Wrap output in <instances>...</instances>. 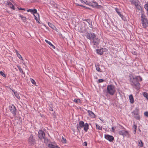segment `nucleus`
Listing matches in <instances>:
<instances>
[{
    "label": "nucleus",
    "mask_w": 148,
    "mask_h": 148,
    "mask_svg": "<svg viewBox=\"0 0 148 148\" xmlns=\"http://www.w3.org/2000/svg\"><path fill=\"white\" fill-rule=\"evenodd\" d=\"M84 127V130L85 132H87L88 129H89V125L88 124L86 123L84 124V122L83 121H81L79 122L78 124H77V132H80L81 129Z\"/></svg>",
    "instance_id": "f257e3e1"
},
{
    "label": "nucleus",
    "mask_w": 148,
    "mask_h": 148,
    "mask_svg": "<svg viewBox=\"0 0 148 148\" xmlns=\"http://www.w3.org/2000/svg\"><path fill=\"white\" fill-rule=\"evenodd\" d=\"M130 84L133 87L136 89L138 90L140 88V84L138 81H137L136 79L133 77V78H130Z\"/></svg>",
    "instance_id": "f03ea898"
},
{
    "label": "nucleus",
    "mask_w": 148,
    "mask_h": 148,
    "mask_svg": "<svg viewBox=\"0 0 148 148\" xmlns=\"http://www.w3.org/2000/svg\"><path fill=\"white\" fill-rule=\"evenodd\" d=\"M115 91V88L113 85H108L107 87V92L108 93L111 95H113Z\"/></svg>",
    "instance_id": "7ed1b4c3"
},
{
    "label": "nucleus",
    "mask_w": 148,
    "mask_h": 148,
    "mask_svg": "<svg viewBox=\"0 0 148 148\" xmlns=\"http://www.w3.org/2000/svg\"><path fill=\"white\" fill-rule=\"evenodd\" d=\"M142 23V24L143 27L144 28H146L148 25V22L147 18H146L145 16L142 14L141 15Z\"/></svg>",
    "instance_id": "20e7f679"
},
{
    "label": "nucleus",
    "mask_w": 148,
    "mask_h": 148,
    "mask_svg": "<svg viewBox=\"0 0 148 148\" xmlns=\"http://www.w3.org/2000/svg\"><path fill=\"white\" fill-rule=\"evenodd\" d=\"M38 137L40 139H42L43 138L45 139L44 142L46 141H47L48 139H45V132L42 130H40L38 132Z\"/></svg>",
    "instance_id": "39448f33"
},
{
    "label": "nucleus",
    "mask_w": 148,
    "mask_h": 148,
    "mask_svg": "<svg viewBox=\"0 0 148 148\" xmlns=\"http://www.w3.org/2000/svg\"><path fill=\"white\" fill-rule=\"evenodd\" d=\"M92 40L93 41L92 43L93 44V47L94 48H95L99 45L100 42V40L99 39L96 38V37Z\"/></svg>",
    "instance_id": "423d86ee"
},
{
    "label": "nucleus",
    "mask_w": 148,
    "mask_h": 148,
    "mask_svg": "<svg viewBox=\"0 0 148 148\" xmlns=\"http://www.w3.org/2000/svg\"><path fill=\"white\" fill-rule=\"evenodd\" d=\"M28 141L29 144L31 146L34 145L36 143V140L34 138L33 136L31 135L28 139Z\"/></svg>",
    "instance_id": "0eeeda50"
},
{
    "label": "nucleus",
    "mask_w": 148,
    "mask_h": 148,
    "mask_svg": "<svg viewBox=\"0 0 148 148\" xmlns=\"http://www.w3.org/2000/svg\"><path fill=\"white\" fill-rule=\"evenodd\" d=\"M9 108L11 112L13 114V115L14 116H15L16 115V109L14 106L13 104L11 106H9Z\"/></svg>",
    "instance_id": "6e6552de"
},
{
    "label": "nucleus",
    "mask_w": 148,
    "mask_h": 148,
    "mask_svg": "<svg viewBox=\"0 0 148 148\" xmlns=\"http://www.w3.org/2000/svg\"><path fill=\"white\" fill-rule=\"evenodd\" d=\"M96 37V35L95 34L89 33H88L86 36L87 38L90 40H93Z\"/></svg>",
    "instance_id": "1a4fd4ad"
},
{
    "label": "nucleus",
    "mask_w": 148,
    "mask_h": 148,
    "mask_svg": "<svg viewBox=\"0 0 148 148\" xmlns=\"http://www.w3.org/2000/svg\"><path fill=\"white\" fill-rule=\"evenodd\" d=\"M105 138L110 142H112L114 140V137L112 136L109 135H105Z\"/></svg>",
    "instance_id": "9d476101"
},
{
    "label": "nucleus",
    "mask_w": 148,
    "mask_h": 148,
    "mask_svg": "<svg viewBox=\"0 0 148 148\" xmlns=\"http://www.w3.org/2000/svg\"><path fill=\"white\" fill-rule=\"evenodd\" d=\"M119 134L120 135H122L123 137L128 135L129 134L128 132L127 131H119Z\"/></svg>",
    "instance_id": "9b49d317"
},
{
    "label": "nucleus",
    "mask_w": 148,
    "mask_h": 148,
    "mask_svg": "<svg viewBox=\"0 0 148 148\" xmlns=\"http://www.w3.org/2000/svg\"><path fill=\"white\" fill-rule=\"evenodd\" d=\"M27 11L33 13V14H38V18H39V15L37 13V10L36 9H29L27 10Z\"/></svg>",
    "instance_id": "f8f14e48"
},
{
    "label": "nucleus",
    "mask_w": 148,
    "mask_h": 148,
    "mask_svg": "<svg viewBox=\"0 0 148 148\" xmlns=\"http://www.w3.org/2000/svg\"><path fill=\"white\" fill-rule=\"evenodd\" d=\"M92 2L93 3H92V7L97 8H99L100 7H101V5H98V3L95 1H93Z\"/></svg>",
    "instance_id": "ddd939ff"
},
{
    "label": "nucleus",
    "mask_w": 148,
    "mask_h": 148,
    "mask_svg": "<svg viewBox=\"0 0 148 148\" xmlns=\"http://www.w3.org/2000/svg\"><path fill=\"white\" fill-rule=\"evenodd\" d=\"M88 112L90 117L92 118H95V115L92 111L88 110Z\"/></svg>",
    "instance_id": "4468645a"
},
{
    "label": "nucleus",
    "mask_w": 148,
    "mask_h": 148,
    "mask_svg": "<svg viewBox=\"0 0 148 148\" xmlns=\"http://www.w3.org/2000/svg\"><path fill=\"white\" fill-rule=\"evenodd\" d=\"M7 4L10 6V7L12 9L14 10H15V8H14V5L10 1H8L7 2Z\"/></svg>",
    "instance_id": "2eb2a0df"
},
{
    "label": "nucleus",
    "mask_w": 148,
    "mask_h": 148,
    "mask_svg": "<svg viewBox=\"0 0 148 148\" xmlns=\"http://www.w3.org/2000/svg\"><path fill=\"white\" fill-rule=\"evenodd\" d=\"M132 4H134L135 5L138 4V0H130Z\"/></svg>",
    "instance_id": "dca6fc26"
},
{
    "label": "nucleus",
    "mask_w": 148,
    "mask_h": 148,
    "mask_svg": "<svg viewBox=\"0 0 148 148\" xmlns=\"http://www.w3.org/2000/svg\"><path fill=\"white\" fill-rule=\"evenodd\" d=\"M48 147L49 148H60L57 145H54L51 144H49Z\"/></svg>",
    "instance_id": "f3484780"
},
{
    "label": "nucleus",
    "mask_w": 148,
    "mask_h": 148,
    "mask_svg": "<svg viewBox=\"0 0 148 148\" xmlns=\"http://www.w3.org/2000/svg\"><path fill=\"white\" fill-rule=\"evenodd\" d=\"M18 15L21 18V19L23 22H26V17L21 15L20 14H19Z\"/></svg>",
    "instance_id": "a211bd4d"
},
{
    "label": "nucleus",
    "mask_w": 148,
    "mask_h": 148,
    "mask_svg": "<svg viewBox=\"0 0 148 148\" xmlns=\"http://www.w3.org/2000/svg\"><path fill=\"white\" fill-rule=\"evenodd\" d=\"M129 99L130 100V102L131 103H133L134 102V99L133 97V95H131L129 96Z\"/></svg>",
    "instance_id": "6ab92c4d"
},
{
    "label": "nucleus",
    "mask_w": 148,
    "mask_h": 148,
    "mask_svg": "<svg viewBox=\"0 0 148 148\" xmlns=\"http://www.w3.org/2000/svg\"><path fill=\"white\" fill-rule=\"evenodd\" d=\"M45 41L51 47H52L54 49H55V47L54 45H53V44H52L49 41H48L47 40H45Z\"/></svg>",
    "instance_id": "aec40b11"
},
{
    "label": "nucleus",
    "mask_w": 148,
    "mask_h": 148,
    "mask_svg": "<svg viewBox=\"0 0 148 148\" xmlns=\"http://www.w3.org/2000/svg\"><path fill=\"white\" fill-rule=\"evenodd\" d=\"M96 51L97 54L100 55H101L103 54L102 49H96Z\"/></svg>",
    "instance_id": "412c9836"
},
{
    "label": "nucleus",
    "mask_w": 148,
    "mask_h": 148,
    "mask_svg": "<svg viewBox=\"0 0 148 148\" xmlns=\"http://www.w3.org/2000/svg\"><path fill=\"white\" fill-rule=\"evenodd\" d=\"M139 109L137 108H136L135 110L133 112L134 115H135L138 114H139Z\"/></svg>",
    "instance_id": "4be33fe9"
},
{
    "label": "nucleus",
    "mask_w": 148,
    "mask_h": 148,
    "mask_svg": "<svg viewBox=\"0 0 148 148\" xmlns=\"http://www.w3.org/2000/svg\"><path fill=\"white\" fill-rule=\"evenodd\" d=\"M95 67L97 71L99 72H101V69L99 66V65L97 64H95Z\"/></svg>",
    "instance_id": "5701e85b"
},
{
    "label": "nucleus",
    "mask_w": 148,
    "mask_h": 148,
    "mask_svg": "<svg viewBox=\"0 0 148 148\" xmlns=\"http://www.w3.org/2000/svg\"><path fill=\"white\" fill-rule=\"evenodd\" d=\"M74 101L77 103H82L81 100L79 99H75L74 100Z\"/></svg>",
    "instance_id": "b1692460"
},
{
    "label": "nucleus",
    "mask_w": 148,
    "mask_h": 148,
    "mask_svg": "<svg viewBox=\"0 0 148 148\" xmlns=\"http://www.w3.org/2000/svg\"><path fill=\"white\" fill-rule=\"evenodd\" d=\"M134 78L135 79H136V80L137 81H138V79H139L140 81H142V78L141 77H140V76H136L134 77Z\"/></svg>",
    "instance_id": "393cba45"
},
{
    "label": "nucleus",
    "mask_w": 148,
    "mask_h": 148,
    "mask_svg": "<svg viewBox=\"0 0 148 148\" xmlns=\"http://www.w3.org/2000/svg\"><path fill=\"white\" fill-rule=\"evenodd\" d=\"M143 143L142 141L141 140H138V146L140 147H142L143 146Z\"/></svg>",
    "instance_id": "a878e982"
},
{
    "label": "nucleus",
    "mask_w": 148,
    "mask_h": 148,
    "mask_svg": "<svg viewBox=\"0 0 148 148\" xmlns=\"http://www.w3.org/2000/svg\"><path fill=\"white\" fill-rule=\"evenodd\" d=\"M88 23L89 24V25H90V27H92V22L91 21V20L90 19H87V21Z\"/></svg>",
    "instance_id": "bb28decb"
},
{
    "label": "nucleus",
    "mask_w": 148,
    "mask_h": 148,
    "mask_svg": "<svg viewBox=\"0 0 148 148\" xmlns=\"http://www.w3.org/2000/svg\"><path fill=\"white\" fill-rule=\"evenodd\" d=\"M48 25L49 26L53 29H54L55 28V26L51 23H48Z\"/></svg>",
    "instance_id": "cd10ccee"
},
{
    "label": "nucleus",
    "mask_w": 148,
    "mask_h": 148,
    "mask_svg": "<svg viewBox=\"0 0 148 148\" xmlns=\"http://www.w3.org/2000/svg\"><path fill=\"white\" fill-rule=\"evenodd\" d=\"M137 128V126L135 125H134L133 126V129L134 130V134H135L136 132V129Z\"/></svg>",
    "instance_id": "c85d7f7f"
},
{
    "label": "nucleus",
    "mask_w": 148,
    "mask_h": 148,
    "mask_svg": "<svg viewBox=\"0 0 148 148\" xmlns=\"http://www.w3.org/2000/svg\"><path fill=\"white\" fill-rule=\"evenodd\" d=\"M16 52L17 56L18 57L19 59H21V60H23V59L21 57V56L18 53V52L17 50H16Z\"/></svg>",
    "instance_id": "c756f323"
},
{
    "label": "nucleus",
    "mask_w": 148,
    "mask_h": 148,
    "mask_svg": "<svg viewBox=\"0 0 148 148\" xmlns=\"http://www.w3.org/2000/svg\"><path fill=\"white\" fill-rule=\"evenodd\" d=\"M17 66L18 67L19 71L22 74H24L23 71V70L20 67V66L19 65H17Z\"/></svg>",
    "instance_id": "7c9ffc66"
},
{
    "label": "nucleus",
    "mask_w": 148,
    "mask_h": 148,
    "mask_svg": "<svg viewBox=\"0 0 148 148\" xmlns=\"http://www.w3.org/2000/svg\"><path fill=\"white\" fill-rule=\"evenodd\" d=\"M96 128L98 130H102V128L101 127H100L99 125H98L96 123Z\"/></svg>",
    "instance_id": "2f4dec72"
},
{
    "label": "nucleus",
    "mask_w": 148,
    "mask_h": 148,
    "mask_svg": "<svg viewBox=\"0 0 148 148\" xmlns=\"http://www.w3.org/2000/svg\"><path fill=\"white\" fill-rule=\"evenodd\" d=\"M61 140V142L64 143H66V140L65 138H64L63 136L62 137V139Z\"/></svg>",
    "instance_id": "473e14b6"
},
{
    "label": "nucleus",
    "mask_w": 148,
    "mask_h": 148,
    "mask_svg": "<svg viewBox=\"0 0 148 148\" xmlns=\"http://www.w3.org/2000/svg\"><path fill=\"white\" fill-rule=\"evenodd\" d=\"M14 93L15 95L16 98L18 99H20V97L19 96L18 94L16 92H14Z\"/></svg>",
    "instance_id": "72a5a7b5"
},
{
    "label": "nucleus",
    "mask_w": 148,
    "mask_h": 148,
    "mask_svg": "<svg viewBox=\"0 0 148 148\" xmlns=\"http://www.w3.org/2000/svg\"><path fill=\"white\" fill-rule=\"evenodd\" d=\"M134 116V118L137 120H140V118L139 114L135 115Z\"/></svg>",
    "instance_id": "f704fd0d"
},
{
    "label": "nucleus",
    "mask_w": 148,
    "mask_h": 148,
    "mask_svg": "<svg viewBox=\"0 0 148 148\" xmlns=\"http://www.w3.org/2000/svg\"><path fill=\"white\" fill-rule=\"evenodd\" d=\"M136 8L138 10H140L141 9V6L138 4L137 5H135Z\"/></svg>",
    "instance_id": "c9c22d12"
},
{
    "label": "nucleus",
    "mask_w": 148,
    "mask_h": 148,
    "mask_svg": "<svg viewBox=\"0 0 148 148\" xmlns=\"http://www.w3.org/2000/svg\"><path fill=\"white\" fill-rule=\"evenodd\" d=\"M144 8L147 12H148V2L147 4L145 5Z\"/></svg>",
    "instance_id": "e433bc0d"
},
{
    "label": "nucleus",
    "mask_w": 148,
    "mask_h": 148,
    "mask_svg": "<svg viewBox=\"0 0 148 148\" xmlns=\"http://www.w3.org/2000/svg\"><path fill=\"white\" fill-rule=\"evenodd\" d=\"M31 82L33 84L36 85V82L34 81V80L33 79H31Z\"/></svg>",
    "instance_id": "4c0bfd02"
},
{
    "label": "nucleus",
    "mask_w": 148,
    "mask_h": 148,
    "mask_svg": "<svg viewBox=\"0 0 148 148\" xmlns=\"http://www.w3.org/2000/svg\"><path fill=\"white\" fill-rule=\"evenodd\" d=\"M0 74L4 77H6V75L2 71H0Z\"/></svg>",
    "instance_id": "58836bf2"
},
{
    "label": "nucleus",
    "mask_w": 148,
    "mask_h": 148,
    "mask_svg": "<svg viewBox=\"0 0 148 148\" xmlns=\"http://www.w3.org/2000/svg\"><path fill=\"white\" fill-rule=\"evenodd\" d=\"M143 95L148 100V94L146 92L144 93Z\"/></svg>",
    "instance_id": "ea45409f"
},
{
    "label": "nucleus",
    "mask_w": 148,
    "mask_h": 148,
    "mask_svg": "<svg viewBox=\"0 0 148 148\" xmlns=\"http://www.w3.org/2000/svg\"><path fill=\"white\" fill-rule=\"evenodd\" d=\"M118 14L120 16L122 19L124 21L125 20V17L121 14V13H120Z\"/></svg>",
    "instance_id": "a19ab883"
},
{
    "label": "nucleus",
    "mask_w": 148,
    "mask_h": 148,
    "mask_svg": "<svg viewBox=\"0 0 148 148\" xmlns=\"http://www.w3.org/2000/svg\"><path fill=\"white\" fill-rule=\"evenodd\" d=\"M85 4L92 6V3L90 2H86V3Z\"/></svg>",
    "instance_id": "79ce46f5"
},
{
    "label": "nucleus",
    "mask_w": 148,
    "mask_h": 148,
    "mask_svg": "<svg viewBox=\"0 0 148 148\" xmlns=\"http://www.w3.org/2000/svg\"><path fill=\"white\" fill-rule=\"evenodd\" d=\"M52 105H50L49 106V110L50 111H53L52 109Z\"/></svg>",
    "instance_id": "37998d69"
},
{
    "label": "nucleus",
    "mask_w": 148,
    "mask_h": 148,
    "mask_svg": "<svg viewBox=\"0 0 148 148\" xmlns=\"http://www.w3.org/2000/svg\"><path fill=\"white\" fill-rule=\"evenodd\" d=\"M115 10L118 14H119L120 13V12H119V10L118 8H115Z\"/></svg>",
    "instance_id": "c03bdc74"
},
{
    "label": "nucleus",
    "mask_w": 148,
    "mask_h": 148,
    "mask_svg": "<svg viewBox=\"0 0 148 148\" xmlns=\"http://www.w3.org/2000/svg\"><path fill=\"white\" fill-rule=\"evenodd\" d=\"M116 128L115 127H112V130L111 131L114 132L115 131V129Z\"/></svg>",
    "instance_id": "a18cd8bd"
},
{
    "label": "nucleus",
    "mask_w": 148,
    "mask_h": 148,
    "mask_svg": "<svg viewBox=\"0 0 148 148\" xmlns=\"http://www.w3.org/2000/svg\"><path fill=\"white\" fill-rule=\"evenodd\" d=\"M82 3H85L86 2H87V1L86 0H80Z\"/></svg>",
    "instance_id": "49530a36"
},
{
    "label": "nucleus",
    "mask_w": 148,
    "mask_h": 148,
    "mask_svg": "<svg viewBox=\"0 0 148 148\" xmlns=\"http://www.w3.org/2000/svg\"><path fill=\"white\" fill-rule=\"evenodd\" d=\"M144 115L146 117H148V112H145L144 113Z\"/></svg>",
    "instance_id": "de8ad7c7"
},
{
    "label": "nucleus",
    "mask_w": 148,
    "mask_h": 148,
    "mask_svg": "<svg viewBox=\"0 0 148 148\" xmlns=\"http://www.w3.org/2000/svg\"><path fill=\"white\" fill-rule=\"evenodd\" d=\"M104 80L102 79H99L98 80V82L99 83L102 82H104Z\"/></svg>",
    "instance_id": "09e8293b"
},
{
    "label": "nucleus",
    "mask_w": 148,
    "mask_h": 148,
    "mask_svg": "<svg viewBox=\"0 0 148 148\" xmlns=\"http://www.w3.org/2000/svg\"><path fill=\"white\" fill-rule=\"evenodd\" d=\"M18 9L20 10H23L24 11L25 10V8H18Z\"/></svg>",
    "instance_id": "8fccbe9b"
},
{
    "label": "nucleus",
    "mask_w": 148,
    "mask_h": 148,
    "mask_svg": "<svg viewBox=\"0 0 148 148\" xmlns=\"http://www.w3.org/2000/svg\"><path fill=\"white\" fill-rule=\"evenodd\" d=\"M84 146H87V142H84Z\"/></svg>",
    "instance_id": "3c124183"
},
{
    "label": "nucleus",
    "mask_w": 148,
    "mask_h": 148,
    "mask_svg": "<svg viewBox=\"0 0 148 148\" xmlns=\"http://www.w3.org/2000/svg\"><path fill=\"white\" fill-rule=\"evenodd\" d=\"M34 16L35 17V18H34L35 19V20H36V21H37V19H38L37 17L36 16L34 15Z\"/></svg>",
    "instance_id": "603ef678"
},
{
    "label": "nucleus",
    "mask_w": 148,
    "mask_h": 148,
    "mask_svg": "<svg viewBox=\"0 0 148 148\" xmlns=\"http://www.w3.org/2000/svg\"><path fill=\"white\" fill-rule=\"evenodd\" d=\"M84 8H86V9H90L88 7H86L85 6V7H84Z\"/></svg>",
    "instance_id": "864d4df0"
},
{
    "label": "nucleus",
    "mask_w": 148,
    "mask_h": 148,
    "mask_svg": "<svg viewBox=\"0 0 148 148\" xmlns=\"http://www.w3.org/2000/svg\"><path fill=\"white\" fill-rule=\"evenodd\" d=\"M79 6H81V7H84H84H85L83 5H79Z\"/></svg>",
    "instance_id": "5fc2aeb1"
},
{
    "label": "nucleus",
    "mask_w": 148,
    "mask_h": 148,
    "mask_svg": "<svg viewBox=\"0 0 148 148\" xmlns=\"http://www.w3.org/2000/svg\"><path fill=\"white\" fill-rule=\"evenodd\" d=\"M75 4H76V5H78V6H79V5H79V4H78L77 3H76Z\"/></svg>",
    "instance_id": "6e6d98bb"
},
{
    "label": "nucleus",
    "mask_w": 148,
    "mask_h": 148,
    "mask_svg": "<svg viewBox=\"0 0 148 148\" xmlns=\"http://www.w3.org/2000/svg\"><path fill=\"white\" fill-rule=\"evenodd\" d=\"M83 20L87 21V19H85L84 20Z\"/></svg>",
    "instance_id": "4d7b16f0"
},
{
    "label": "nucleus",
    "mask_w": 148,
    "mask_h": 148,
    "mask_svg": "<svg viewBox=\"0 0 148 148\" xmlns=\"http://www.w3.org/2000/svg\"><path fill=\"white\" fill-rule=\"evenodd\" d=\"M38 23H40V22H39L38 21Z\"/></svg>",
    "instance_id": "13d9d810"
},
{
    "label": "nucleus",
    "mask_w": 148,
    "mask_h": 148,
    "mask_svg": "<svg viewBox=\"0 0 148 148\" xmlns=\"http://www.w3.org/2000/svg\"><path fill=\"white\" fill-rule=\"evenodd\" d=\"M144 148H145V147H144Z\"/></svg>",
    "instance_id": "bf43d9fd"
}]
</instances>
